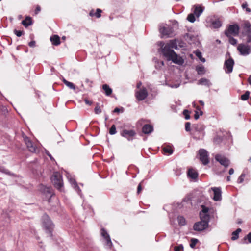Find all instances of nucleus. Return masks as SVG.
<instances>
[{
	"mask_svg": "<svg viewBox=\"0 0 251 251\" xmlns=\"http://www.w3.org/2000/svg\"><path fill=\"white\" fill-rule=\"evenodd\" d=\"M216 160L219 162L222 165L227 167L229 165L230 161L226 157L220 154H217L215 157Z\"/></svg>",
	"mask_w": 251,
	"mask_h": 251,
	"instance_id": "nucleus-13",
	"label": "nucleus"
},
{
	"mask_svg": "<svg viewBox=\"0 0 251 251\" xmlns=\"http://www.w3.org/2000/svg\"><path fill=\"white\" fill-rule=\"evenodd\" d=\"M200 216L201 217V221H203L208 225L210 218L208 214H202L201 212H200Z\"/></svg>",
	"mask_w": 251,
	"mask_h": 251,
	"instance_id": "nucleus-24",
	"label": "nucleus"
},
{
	"mask_svg": "<svg viewBox=\"0 0 251 251\" xmlns=\"http://www.w3.org/2000/svg\"><path fill=\"white\" fill-rule=\"evenodd\" d=\"M94 13H93V11H91L90 12V15L91 16H94Z\"/></svg>",
	"mask_w": 251,
	"mask_h": 251,
	"instance_id": "nucleus-62",
	"label": "nucleus"
},
{
	"mask_svg": "<svg viewBox=\"0 0 251 251\" xmlns=\"http://www.w3.org/2000/svg\"><path fill=\"white\" fill-rule=\"evenodd\" d=\"M237 49L240 54L244 56L249 54L251 51L250 47L244 44H239Z\"/></svg>",
	"mask_w": 251,
	"mask_h": 251,
	"instance_id": "nucleus-11",
	"label": "nucleus"
},
{
	"mask_svg": "<svg viewBox=\"0 0 251 251\" xmlns=\"http://www.w3.org/2000/svg\"><path fill=\"white\" fill-rule=\"evenodd\" d=\"M188 176L192 179H196L198 177V174L193 169H190L188 171Z\"/></svg>",
	"mask_w": 251,
	"mask_h": 251,
	"instance_id": "nucleus-21",
	"label": "nucleus"
},
{
	"mask_svg": "<svg viewBox=\"0 0 251 251\" xmlns=\"http://www.w3.org/2000/svg\"><path fill=\"white\" fill-rule=\"evenodd\" d=\"M178 222L180 225L184 226L186 224V220L184 217L179 216L177 217Z\"/></svg>",
	"mask_w": 251,
	"mask_h": 251,
	"instance_id": "nucleus-31",
	"label": "nucleus"
},
{
	"mask_svg": "<svg viewBox=\"0 0 251 251\" xmlns=\"http://www.w3.org/2000/svg\"><path fill=\"white\" fill-rule=\"evenodd\" d=\"M51 181L54 187L60 191L62 190L63 186L62 177L61 175L58 172H55L52 177Z\"/></svg>",
	"mask_w": 251,
	"mask_h": 251,
	"instance_id": "nucleus-3",
	"label": "nucleus"
},
{
	"mask_svg": "<svg viewBox=\"0 0 251 251\" xmlns=\"http://www.w3.org/2000/svg\"><path fill=\"white\" fill-rule=\"evenodd\" d=\"M148 95V93L145 88H143L140 90L136 91L135 92L136 98L139 101L145 100L147 97Z\"/></svg>",
	"mask_w": 251,
	"mask_h": 251,
	"instance_id": "nucleus-12",
	"label": "nucleus"
},
{
	"mask_svg": "<svg viewBox=\"0 0 251 251\" xmlns=\"http://www.w3.org/2000/svg\"><path fill=\"white\" fill-rule=\"evenodd\" d=\"M53 45L57 46L60 44V37L57 35H54L50 38Z\"/></svg>",
	"mask_w": 251,
	"mask_h": 251,
	"instance_id": "nucleus-22",
	"label": "nucleus"
},
{
	"mask_svg": "<svg viewBox=\"0 0 251 251\" xmlns=\"http://www.w3.org/2000/svg\"><path fill=\"white\" fill-rule=\"evenodd\" d=\"M183 114L185 116V119L188 120L190 118V116L189 115V111L188 110H184L183 111Z\"/></svg>",
	"mask_w": 251,
	"mask_h": 251,
	"instance_id": "nucleus-39",
	"label": "nucleus"
},
{
	"mask_svg": "<svg viewBox=\"0 0 251 251\" xmlns=\"http://www.w3.org/2000/svg\"><path fill=\"white\" fill-rule=\"evenodd\" d=\"M245 175L244 174H242L241 176L239 177L238 179V183H241L244 181V178L245 177Z\"/></svg>",
	"mask_w": 251,
	"mask_h": 251,
	"instance_id": "nucleus-45",
	"label": "nucleus"
},
{
	"mask_svg": "<svg viewBox=\"0 0 251 251\" xmlns=\"http://www.w3.org/2000/svg\"><path fill=\"white\" fill-rule=\"evenodd\" d=\"M183 249V246L182 244H180L177 246H175L174 248L175 251H181Z\"/></svg>",
	"mask_w": 251,
	"mask_h": 251,
	"instance_id": "nucleus-43",
	"label": "nucleus"
},
{
	"mask_svg": "<svg viewBox=\"0 0 251 251\" xmlns=\"http://www.w3.org/2000/svg\"><path fill=\"white\" fill-rule=\"evenodd\" d=\"M101 236L106 240V243L108 246H111L112 242L111 241L110 236L107 231L103 228L101 229Z\"/></svg>",
	"mask_w": 251,
	"mask_h": 251,
	"instance_id": "nucleus-18",
	"label": "nucleus"
},
{
	"mask_svg": "<svg viewBox=\"0 0 251 251\" xmlns=\"http://www.w3.org/2000/svg\"><path fill=\"white\" fill-rule=\"evenodd\" d=\"M250 92L248 91H247L244 94L241 95V99L243 100H247L250 96Z\"/></svg>",
	"mask_w": 251,
	"mask_h": 251,
	"instance_id": "nucleus-32",
	"label": "nucleus"
},
{
	"mask_svg": "<svg viewBox=\"0 0 251 251\" xmlns=\"http://www.w3.org/2000/svg\"><path fill=\"white\" fill-rule=\"evenodd\" d=\"M207 20L214 28H219L222 26L221 21L218 18H215L214 17H209Z\"/></svg>",
	"mask_w": 251,
	"mask_h": 251,
	"instance_id": "nucleus-15",
	"label": "nucleus"
},
{
	"mask_svg": "<svg viewBox=\"0 0 251 251\" xmlns=\"http://www.w3.org/2000/svg\"><path fill=\"white\" fill-rule=\"evenodd\" d=\"M247 238L249 242L251 243V232H250L247 235Z\"/></svg>",
	"mask_w": 251,
	"mask_h": 251,
	"instance_id": "nucleus-51",
	"label": "nucleus"
},
{
	"mask_svg": "<svg viewBox=\"0 0 251 251\" xmlns=\"http://www.w3.org/2000/svg\"><path fill=\"white\" fill-rule=\"evenodd\" d=\"M41 10V8L39 6H37L36 8V9H35V14H37L39 13V12H40Z\"/></svg>",
	"mask_w": 251,
	"mask_h": 251,
	"instance_id": "nucleus-54",
	"label": "nucleus"
},
{
	"mask_svg": "<svg viewBox=\"0 0 251 251\" xmlns=\"http://www.w3.org/2000/svg\"><path fill=\"white\" fill-rule=\"evenodd\" d=\"M234 169L233 168H230L229 170V175H232L234 173Z\"/></svg>",
	"mask_w": 251,
	"mask_h": 251,
	"instance_id": "nucleus-57",
	"label": "nucleus"
},
{
	"mask_svg": "<svg viewBox=\"0 0 251 251\" xmlns=\"http://www.w3.org/2000/svg\"><path fill=\"white\" fill-rule=\"evenodd\" d=\"M241 232V229L240 228H238L236 231H234L232 233V237L231 238L232 240H235L237 239L239 237L238 234Z\"/></svg>",
	"mask_w": 251,
	"mask_h": 251,
	"instance_id": "nucleus-30",
	"label": "nucleus"
},
{
	"mask_svg": "<svg viewBox=\"0 0 251 251\" xmlns=\"http://www.w3.org/2000/svg\"><path fill=\"white\" fill-rule=\"evenodd\" d=\"M120 135L130 141L133 140V137L136 135V132L134 130L124 129L120 132Z\"/></svg>",
	"mask_w": 251,
	"mask_h": 251,
	"instance_id": "nucleus-10",
	"label": "nucleus"
},
{
	"mask_svg": "<svg viewBox=\"0 0 251 251\" xmlns=\"http://www.w3.org/2000/svg\"><path fill=\"white\" fill-rule=\"evenodd\" d=\"M0 171L3 172H4V173H6V174H7V173H8V172L7 171V170H4V169L3 168V167H0Z\"/></svg>",
	"mask_w": 251,
	"mask_h": 251,
	"instance_id": "nucleus-56",
	"label": "nucleus"
},
{
	"mask_svg": "<svg viewBox=\"0 0 251 251\" xmlns=\"http://www.w3.org/2000/svg\"><path fill=\"white\" fill-rule=\"evenodd\" d=\"M142 190V186L141 184H139L137 187V193L139 194Z\"/></svg>",
	"mask_w": 251,
	"mask_h": 251,
	"instance_id": "nucleus-53",
	"label": "nucleus"
},
{
	"mask_svg": "<svg viewBox=\"0 0 251 251\" xmlns=\"http://www.w3.org/2000/svg\"><path fill=\"white\" fill-rule=\"evenodd\" d=\"M246 11H247V12H249H249H250L251 11V9L250 8H248V7H247V8H246Z\"/></svg>",
	"mask_w": 251,
	"mask_h": 251,
	"instance_id": "nucleus-61",
	"label": "nucleus"
},
{
	"mask_svg": "<svg viewBox=\"0 0 251 251\" xmlns=\"http://www.w3.org/2000/svg\"><path fill=\"white\" fill-rule=\"evenodd\" d=\"M191 134L194 139L200 140L204 136L203 129L201 127H199L198 125H196L193 127Z\"/></svg>",
	"mask_w": 251,
	"mask_h": 251,
	"instance_id": "nucleus-6",
	"label": "nucleus"
},
{
	"mask_svg": "<svg viewBox=\"0 0 251 251\" xmlns=\"http://www.w3.org/2000/svg\"><path fill=\"white\" fill-rule=\"evenodd\" d=\"M24 141L25 144L26 145L27 148L29 150V151L32 152H35L36 151V146L34 144V143L30 140V139L27 137H25L24 138Z\"/></svg>",
	"mask_w": 251,
	"mask_h": 251,
	"instance_id": "nucleus-16",
	"label": "nucleus"
},
{
	"mask_svg": "<svg viewBox=\"0 0 251 251\" xmlns=\"http://www.w3.org/2000/svg\"><path fill=\"white\" fill-rule=\"evenodd\" d=\"M71 182L72 183V184L74 185V187L76 191L77 192V193L78 194H79L80 192H81V190L80 189V188L78 186V185L76 184V181H75V180L71 179Z\"/></svg>",
	"mask_w": 251,
	"mask_h": 251,
	"instance_id": "nucleus-33",
	"label": "nucleus"
},
{
	"mask_svg": "<svg viewBox=\"0 0 251 251\" xmlns=\"http://www.w3.org/2000/svg\"><path fill=\"white\" fill-rule=\"evenodd\" d=\"M244 31L243 34L247 36V43L251 42V25L248 21H246L243 24Z\"/></svg>",
	"mask_w": 251,
	"mask_h": 251,
	"instance_id": "nucleus-7",
	"label": "nucleus"
},
{
	"mask_svg": "<svg viewBox=\"0 0 251 251\" xmlns=\"http://www.w3.org/2000/svg\"><path fill=\"white\" fill-rule=\"evenodd\" d=\"M102 12V10L99 8L97 9L96 12L94 14L97 18H100L101 17V13Z\"/></svg>",
	"mask_w": 251,
	"mask_h": 251,
	"instance_id": "nucleus-40",
	"label": "nucleus"
},
{
	"mask_svg": "<svg viewBox=\"0 0 251 251\" xmlns=\"http://www.w3.org/2000/svg\"><path fill=\"white\" fill-rule=\"evenodd\" d=\"M141 83H138V84H137V88H140V86H141Z\"/></svg>",
	"mask_w": 251,
	"mask_h": 251,
	"instance_id": "nucleus-64",
	"label": "nucleus"
},
{
	"mask_svg": "<svg viewBox=\"0 0 251 251\" xmlns=\"http://www.w3.org/2000/svg\"><path fill=\"white\" fill-rule=\"evenodd\" d=\"M248 82L249 84L251 85V75L248 78Z\"/></svg>",
	"mask_w": 251,
	"mask_h": 251,
	"instance_id": "nucleus-60",
	"label": "nucleus"
},
{
	"mask_svg": "<svg viewBox=\"0 0 251 251\" xmlns=\"http://www.w3.org/2000/svg\"><path fill=\"white\" fill-rule=\"evenodd\" d=\"M202 210L201 212L202 214H208V212L209 211V208L204 205L201 206Z\"/></svg>",
	"mask_w": 251,
	"mask_h": 251,
	"instance_id": "nucleus-41",
	"label": "nucleus"
},
{
	"mask_svg": "<svg viewBox=\"0 0 251 251\" xmlns=\"http://www.w3.org/2000/svg\"><path fill=\"white\" fill-rule=\"evenodd\" d=\"M211 190L214 192L213 200L215 201H220L222 199L221 189L218 187H212Z\"/></svg>",
	"mask_w": 251,
	"mask_h": 251,
	"instance_id": "nucleus-17",
	"label": "nucleus"
},
{
	"mask_svg": "<svg viewBox=\"0 0 251 251\" xmlns=\"http://www.w3.org/2000/svg\"><path fill=\"white\" fill-rule=\"evenodd\" d=\"M248 6V4L247 3H243L242 5V7L243 9H245V8H246Z\"/></svg>",
	"mask_w": 251,
	"mask_h": 251,
	"instance_id": "nucleus-58",
	"label": "nucleus"
},
{
	"mask_svg": "<svg viewBox=\"0 0 251 251\" xmlns=\"http://www.w3.org/2000/svg\"><path fill=\"white\" fill-rule=\"evenodd\" d=\"M208 225L203 221H200L196 223L193 226V229L195 231H201L208 227Z\"/></svg>",
	"mask_w": 251,
	"mask_h": 251,
	"instance_id": "nucleus-14",
	"label": "nucleus"
},
{
	"mask_svg": "<svg viewBox=\"0 0 251 251\" xmlns=\"http://www.w3.org/2000/svg\"><path fill=\"white\" fill-rule=\"evenodd\" d=\"M84 101L85 103L89 105H91L92 104V102L91 101L87 99H85Z\"/></svg>",
	"mask_w": 251,
	"mask_h": 251,
	"instance_id": "nucleus-52",
	"label": "nucleus"
},
{
	"mask_svg": "<svg viewBox=\"0 0 251 251\" xmlns=\"http://www.w3.org/2000/svg\"><path fill=\"white\" fill-rule=\"evenodd\" d=\"M85 83L88 84V86L89 87H90V88L92 87V83H93V82L92 81L90 80L88 78H86L85 79Z\"/></svg>",
	"mask_w": 251,
	"mask_h": 251,
	"instance_id": "nucleus-48",
	"label": "nucleus"
},
{
	"mask_svg": "<svg viewBox=\"0 0 251 251\" xmlns=\"http://www.w3.org/2000/svg\"><path fill=\"white\" fill-rule=\"evenodd\" d=\"M36 42L35 41H32L28 43L29 46L30 47H34L35 46Z\"/></svg>",
	"mask_w": 251,
	"mask_h": 251,
	"instance_id": "nucleus-49",
	"label": "nucleus"
},
{
	"mask_svg": "<svg viewBox=\"0 0 251 251\" xmlns=\"http://www.w3.org/2000/svg\"><path fill=\"white\" fill-rule=\"evenodd\" d=\"M194 15V14L191 13L189 14L187 16V20L191 23H194L196 20Z\"/></svg>",
	"mask_w": 251,
	"mask_h": 251,
	"instance_id": "nucleus-34",
	"label": "nucleus"
},
{
	"mask_svg": "<svg viewBox=\"0 0 251 251\" xmlns=\"http://www.w3.org/2000/svg\"><path fill=\"white\" fill-rule=\"evenodd\" d=\"M159 31L162 36L169 37L173 33V29L166 24H161L159 25Z\"/></svg>",
	"mask_w": 251,
	"mask_h": 251,
	"instance_id": "nucleus-5",
	"label": "nucleus"
},
{
	"mask_svg": "<svg viewBox=\"0 0 251 251\" xmlns=\"http://www.w3.org/2000/svg\"><path fill=\"white\" fill-rule=\"evenodd\" d=\"M153 130V126L150 124H146L142 127V132L146 134L151 133Z\"/></svg>",
	"mask_w": 251,
	"mask_h": 251,
	"instance_id": "nucleus-19",
	"label": "nucleus"
},
{
	"mask_svg": "<svg viewBox=\"0 0 251 251\" xmlns=\"http://www.w3.org/2000/svg\"><path fill=\"white\" fill-rule=\"evenodd\" d=\"M46 153L50 157V159H53V157H52V156L51 155V154L48 152V151H47L46 152Z\"/></svg>",
	"mask_w": 251,
	"mask_h": 251,
	"instance_id": "nucleus-59",
	"label": "nucleus"
},
{
	"mask_svg": "<svg viewBox=\"0 0 251 251\" xmlns=\"http://www.w3.org/2000/svg\"><path fill=\"white\" fill-rule=\"evenodd\" d=\"M199 154L200 155V160L202 162L203 165H205L209 162L208 152L205 150L203 149H200L199 151Z\"/></svg>",
	"mask_w": 251,
	"mask_h": 251,
	"instance_id": "nucleus-8",
	"label": "nucleus"
},
{
	"mask_svg": "<svg viewBox=\"0 0 251 251\" xmlns=\"http://www.w3.org/2000/svg\"><path fill=\"white\" fill-rule=\"evenodd\" d=\"M44 192L46 194V196L49 197V199L53 195L52 189L50 187H46L44 190Z\"/></svg>",
	"mask_w": 251,
	"mask_h": 251,
	"instance_id": "nucleus-27",
	"label": "nucleus"
},
{
	"mask_svg": "<svg viewBox=\"0 0 251 251\" xmlns=\"http://www.w3.org/2000/svg\"><path fill=\"white\" fill-rule=\"evenodd\" d=\"M94 111L96 114H99L101 112V110L98 103H97L96 106L94 109Z\"/></svg>",
	"mask_w": 251,
	"mask_h": 251,
	"instance_id": "nucleus-38",
	"label": "nucleus"
},
{
	"mask_svg": "<svg viewBox=\"0 0 251 251\" xmlns=\"http://www.w3.org/2000/svg\"><path fill=\"white\" fill-rule=\"evenodd\" d=\"M197 71L199 74L203 73L204 71V68L203 67H199L197 68Z\"/></svg>",
	"mask_w": 251,
	"mask_h": 251,
	"instance_id": "nucleus-47",
	"label": "nucleus"
},
{
	"mask_svg": "<svg viewBox=\"0 0 251 251\" xmlns=\"http://www.w3.org/2000/svg\"><path fill=\"white\" fill-rule=\"evenodd\" d=\"M42 226L47 233H48L50 234V236L52 235L51 233L54 227V225L49 218V216L47 214H44L42 218Z\"/></svg>",
	"mask_w": 251,
	"mask_h": 251,
	"instance_id": "nucleus-2",
	"label": "nucleus"
},
{
	"mask_svg": "<svg viewBox=\"0 0 251 251\" xmlns=\"http://www.w3.org/2000/svg\"><path fill=\"white\" fill-rule=\"evenodd\" d=\"M14 32L18 37L21 36L24 33L23 31L17 30L16 29L14 30Z\"/></svg>",
	"mask_w": 251,
	"mask_h": 251,
	"instance_id": "nucleus-44",
	"label": "nucleus"
},
{
	"mask_svg": "<svg viewBox=\"0 0 251 251\" xmlns=\"http://www.w3.org/2000/svg\"><path fill=\"white\" fill-rule=\"evenodd\" d=\"M200 103L201 105H204V102L202 100L200 101Z\"/></svg>",
	"mask_w": 251,
	"mask_h": 251,
	"instance_id": "nucleus-63",
	"label": "nucleus"
},
{
	"mask_svg": "<svg viewBox=\"0 0 251 251\" xmlns=\"http://www.w3.org/2000/svg\"><path fill=\"white\" fill-rule=\"evenodd\" d=\"M102 89L104 91L106 96H110L112 94V90L107 84L103 85Z\"/></svg>",
	"mask_w": 251,
	"mask_h": 251,
	"instance_id": "nucleus-25",
	"label": "nucleus"
},
{
	"mask_svg": "<svg viewBox=\"0 0 251 251\" xmlns=\"http://www.w3.org/2000/svg\"><path fill=\"white\" fill-rule=\"evenodd\" d=\"M234 64V61L232 58H230L225 61L224 69L226 73L229 74L232 72Z\"/></svg>",
	"mask_w": 251,
	"mask_h": 251,
	"instance_id": "nucleus-9",
	"label": "nucleus"
},
{
	"mask_svg": "<svg viewBox=\"0 0 251 251\" xmlns=\"http://www.w3.org/2000/svg\"><path fill=\"white\" fill-rule=\"evenodd\" d=\"M161 49L163 55L167 58L168 61H172L174 63L182 65L184 63V60L179 56H178L172 49L177 48V43L176 41H170L169 44L164 45L163 42L160 43Z\"/></svg>",
	"mask_w": 251,
	"mask_h": 251,
	"instance_id": "nucleus-1",
	"label": "nucleus"
},
{
	"mask_svg": "<svg viewBox=\"0 0 251 251\" xmlns=\"http://www.w3.org/2000/svg\"><path fill=\"white\" fill-rule=\"evenodd\" d=\"M198 84L200 85H203L207 86H209L210 85L209 81L208 79L204 78L200 79L199 80Z\"/></svg>",
	"mask_w": 251,
	"mask_h": 251,
	"instance_id": "nucleus-28",
	"label": "nucleus"
},
{
	"mask_svg": "<svg viewBox=\"0 0 251 251\" xmlns=\"http://www.w3.org/2000/svg\"><path fill=\"white\" fill-rule=\"evenodd\" d=\"M62 81L63 83L70 89L73 90H75V85L73 83L66 80L64 78L63 79Z\"/></svg>",
	"mask_w": 251,
	"mask_h": 251,
	"instance_id": "nucleus-29",
	"label": "nucleus"
},
{
	"mask_svg": "<svg viewBox=\"0 0 251 251\" xmlns=\"http://www.w3.org/2000/svg\"><path fill=\"white\" fill-rule=\"evenodd\" d=\"M22 23L24 26L27 27L32 24V19L30 17L27 16L22 21Z\"/></svg>",
	"mask_w": 251,
	"mask_h": 251,
	"instance_id": "nucleus-23",
	"label": "nucleus"
},
{
	"mask_svg": "<svg viewBox=\"0 0 251 251\" xmlns=\"http://www.w3.org/2000/svg\"><path fill=\"white\" fill-rule=\"evenodd\" d=\"M229 38V42L233 45H235L237 44V41L236 39L234 38L232 36H227Z\"/></svg>",
	"mask_w": 251,
	"mask_h": 251,
	"instance_id": "nucleus-37",
	"label": "nucleus"
},
{
	"mask_svg": "<svg viewBox=\"0 0 251 251\" xmlns=\"http://www.w3.org/2000/svg\"><path fill=\"white\" fill-rule=\"evenodd\" d=\"M204 8L200 5L195 6L194 11V14L197 17H199L201 14L203 12Z\"/></svg>",
	"mask_w": 251,
	"mask_h": 251,
	"instance_id": "nucleus-20",
	"label": "nucleus"
},
{
	"mask_svg": "<svg viewBox=\"0 0 251 251\" xmlns=\"http://www.w3.org/2000/svg\"><path fill=\"white\" fill-rule=\"evenodd\" d=\"M200 117V115L199 114V112L198 111H195V114H194V118L196 120H197L199 119Z\"/></svg>",
	"mask_w": 251,
	"mask_h": 251,
	"instance_id": "nucleus-50",
	"label": "nucleus"
},
{
	"mask_svg": "<svg viewBox=\"0 0 251 251\" xmlns=\"http://www.w3.org/2000/svg\"><path fill=\"white\" fill-rule=\"evenodd\" d=\"M163 150L165 153H168L169 155L173 152V150L170 146H164L163 147Z\"/></svg>",
	"mask_w": 251,
	"mask_h": 251,
	"instance_id": "nucleus-26",
	"label": "nucleus"
},
{
	"mask_svg": "<svg viewBox=\"0 0 251 251\" xmlns=\"http://www.w3.org/2000/svg\"><path fill=\"white\" fill-rule=\"evenodd\" d=\"M117 132L116 128L115 125H113L109 129V134L111 135H114Z\"/></svg>",
	"mask_w": 251,
	"mask_h": 251,
	"instance_id": "nucleus-36",
	"label": "nucleus"
},
{
	"mask_svg": "<svg viewBox=\"0 0 251 251\" xmlns=\"http://www.w3.org/2000/svg\"><path fill=\"white\" fill-rule=\"evenodd\" d=\"M196 56L200 58L202 62H205V59L203 58L202 59H201L202 57L201 53L200 51H197L196 52Z\"/></svg>",
	"mask_w": 251,
	"mask_h": 251,
	"instance_id": "nucleus-46",
	"label": "nucleus"
},
{
	"mask_svg": "<svg viewBox=\"0 0 251 251\" xmlns=\"http://www.w3.org/2000/svg\"><path fill=\"white\" fill-rule=\"evenodd\" d=\"M239 30L240 27L237 24L229 25L227 29L225 30V34L226 36H236L238 35Z\"/></svg>",
	"mask_w": 251,
	"mask_h": 251,
	"instance_id": "nucleus-4",
	"label": "nucleus"
},
{
	"mask_svg": "<svg viewBox=\"0 0 251 251\" xmlns=\"http://www.w3.org/2000/svg\"><path fill=\"white\" fill-rule=\"evenodd\" d=\"M191 124L190 122H186L185 125V128L186 131L189 132L191 130Z\"/></svg>",
	"mask_w": 251,
	"mask_h": 251,
	"instance_id": "nucleus-42",
	"label": "nucleus"
},
{
	"mask_svg": "<svg viewBox=\"0 0 251 251\" xmlns=\"http://www.w3.org/2000/svg\"><path fill=\"white\" fill-rule=\"evenodd\" d=\"M121 111L122 112H123V109H121V110L120 109H119V108H115V109H114V110L113 112H116V113H118V112H120Z\"/></svg>",
	"mask_w": 251,
	"mask_h": 251,
	"instance_id": "nucleus-55",
	"label": "nucleus"
},
{
	"mask_svg": "<svg viewBox=\"0 0 251 251\" xmlns=\"http://www.w3.org/2000/svg\"><path fill=\"white\" fill-rule=\"evenodd\" d=\"M198 242V240L197 239L192 238L191 240L190 246L191 247V248H194Z\"/></svg>",
	"mask_w": 251,
	"mask_h": 251,
	"instance_id": "nucleus-35",
	"label": "nucleus"
}]
</instances>
